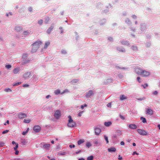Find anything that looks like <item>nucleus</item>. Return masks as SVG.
I'll list each match as a JSON object with an SVG mask.
<instances>
[{
  "label": "nucleus",
  "mask_w": 160,
  "mask_h": 160,
  "mask_svg": "<svg viewBox=\"0 0 160 160\" xmlns=\"http://www.w3.org/2000/svg\"><path fill=\"white\" fill-rule=\"evenodd\" d=\"M68 126L70 128H73L75 127L76 126V123L73 121L71 116L69 115L68 117Z\"/></svg>",
  "instance_id": "nucleus-2"
},
{
  "label": "nucleus",
  "mask_w": 160,
  "mask_h": 160,
  "mask_svg": "<svg viewBox=\"0 0 160 160\" xmlns=\"http://www.w3.org/2000/svg\"><path fill=\"white\" fill-rule=\"evenodd\" d=\"M42 42L40 41H37L32 45V52H35L40 47L42 44Z\"/></svg>",
  "instance_id": "nucleus-1"
},
{
  "label": "nucleus",
  "mask_w": 160,
  "mask_h": 160,
  "mask_svg": "<svg viewBox=\"0 0 160 160\" xmlns=\"http://www.w3.org/2000/svg\"><path fill=\"white\" fill-rule=\"evenodd\" d=\"M150 75V73L149 72L143 70H142V73L141 74V76L143 77H147Z\"/></svg>",
  "instance_id": "nucleus-5"
},
{
  "label": "nucleus",
  "mask_w": 160,
  "mask_h": 160,
  "mask_svg": "<svg viewBox=\"0 0 160 160\" xmlns=\"http://www.w3.org/2000/svg\"><path fill=\"white\" fill-rule=\"evenodd\" d=\"M135 154H136V155H138V153L136 151H135V152H133V153L132 154V155H134Z\"/></svg>",
  "instance_id": "nucleus-49"
},
{
  "label": "nucleus",
  "mask_w": 160,
  "mask_h": 160,
  "mask_svg": "<svg viewBox=\"0 0 160 160\" xmlns=\"http://www.w3.org/2000/svg\"><path fill=\"white\" fill-rule=\"evenodd\" d=\"M30 75V72H27L24 73L23 75V78L25 79H27L28 78Z\"/></svg>",
  "instance_id": "nucleus-12"
},
{
  "label": "nucleus",
  "mask_w": 160,
  "mask_h": 160,
  "mask_svg": "<svg viewBox=\"0 0 160 160\" xmlns=\"http://www.w3.org/2000/svg\"><path fill=\"white\" fill-rule=\"evenodd\" d=\"M140 119L141 120H142V121L143 123H145L146 122V120L145 118L143 117H141L140 118Z\"/></svg>",
  "instance_id": "nucleus-30"
},
{
  "label": "nucleus",
  "mask_w": 160,
  "mask_h": 160,
  "mask_svg": "<svg viewBox=\"0 0 160 160\" xmlns=\"http://www.w3.org/2000/svg\"><path fill=\"white\" fill-rule=\"evenodd\" d=\"M5 67L8 69H9L11 68V66L10 65H7L5 66Z\"/></svg>",
  "instance_id": "nucleus-36"
},
{
  "label": "nucleus",
  "mask_w": 160,
  "mask_h": 160,
  "mask_svg": "<svg viewBox=\"0 0 160 160\" xmlns=\"http://www.w3.org/2000/svg\"><path fill=\"white\" fill-rule=\"evenodd\" d=\"M29 86V85L27 84H25L23 85V87H28Z\"/></svg>",
  "instance_id": "nucleus-53"
},
{
  "label": "nucleus",
  "mask_w": 160,
  "mask_h": 160,
  "mask_svg": "<svg viewBox=\"0 0 160 160\" xmlns=\"http://www.w3.org/2000/svg\"><path fill=\"white\" fill-rule=\"evenodd\" d=\"M23 34L25 35H27L28 34V32L27 31H25L23 32Z\"/></svg>",
  "instance_id": "nucleus-46"
},
{
  "label": "nucleus",
  "mask_w": 160,
  "mask_h": 160,
  "mask_svg": "<svg viewBox=\"0 0 160 160\" xmlns=\"http://www.w3.org/2000/svg\"><path fill=\"white\" fill-rule=\"evenodd\" d=\"M17 117L19 119H22L27 117V114L25 113H19L17 115Z\"/></svg>",
  "instance_id": "nucleus-6"
},
{
  "label": "nucleus",
  "mask_w": 160,
  "mask_h": 160,
  "mask_svg": "<svg viewBox=\"0 0 160 160\" xmlns=\"http://www.w3.org/2000/svg\"><path fill=\"white\" fill-rule=\"evenodd\" d=\"M112 82V80L111 79H108L107 80V82H105L106 84L111 83Z\"/></svg>",
  "instance_id": "nucleus-38"
},
{
  "label": "nucleus",
  "mask_w": 160,
  "mask_h": 160,
  "mask_svg": "<svg viewBox=\"0 0 160 160\" xmlns=\"http://www.w3.org/2000/svg\"><path fill=\"white\" fill-rule=\"evenodd\" d=\"M87 106V105L86 104H84V105H82L81 106V108L82 109H83L84 107H86Z\"/></svg>",
  "instance_id": "nucleus-40"
},
{
  "label": "nucleus",
  "mask_w": 160,
  "mask_h": 160,
  "mask_svg": "<svg viewBox=\"0 0 160 160\" xmlns=\"http://www.w3.org/2000/svg\"><path fill=\"white\" fill-rule=\"evenodd\" d=\"M108 39L109 40L111 41L112 40V38L110 37L108 38Z\"/></svg>",
  "instance_id": "nucleus-63"
},
{
  "label": "nucleus",
  "mask_w": 160,
  "mask_h": 160,
  "mask_svg": "<svg viewBox=\"0 0 160 160\" xmlns=\"http://www.w3.org/2000/svg\"><path fill=\"white\" fill-rule=\"evenodd\" d=\"M104 138L105 140L106 141L107 143V144L109 142V141L108 140V137L107 136H106L105 135L104 136Z\"/></svg>",
  "instance_id": "nucleus-35"
},
{
  "label": "nucleus",
  "mask_w": 160,
  "mask_h": 160,
  "mask_svg": "<svg viewBox=\"0 0 160 160\" xmlns=\"http://www.w3.org/2000/svg\"><path fill=\"white\" fill-rule=\"evenodd\" d=\"M54 93L56 95H58L59 94H61V93L60 90L59 89H57V90H55V91L54 92Z\"/></svg>",
  "instance_id": "nucleus-20"
},
{
  "label": "nucleus",
  "mask_w": 160,
  "mask_h": 160,
  "mask_svg": "<svg viewBox=\"0 0 160 160\" xmlns=\"http://www.w3.org/2000/svg\"><path fill=\"white\" fill-rule=\"evenodd\" d=\"M8 130H5V131H3L2 132V133L3 134H4L8 133Z\"/></svg>",
  "instance_id": "nucleus-44"
},
{
  "label": "nucleus",
  "mask_w": 160,
  "mask_h": 160,
  "mask_svg": "<svg viewBox=\"0 0 160 160\" xmlns=\"http://www.w3.org/2000/svg\"><path fill=\"white\" fill-rule=\"evenodd\" d=\"M108 151L109 152H114L116 151V149L115 148L112 147L108 148Z\"/></svg>",
  "instance_id": "nucleus-16"
},
{
  "label": "nucleus",
  "mask_w": 160,
  "mask_h": 160,
  "mask_svg": "<svg viewBox=\"0 0 160 160\" xmlns=\"http://www.w3.org/2000/svg\"><path fill=\"white\" fill-rule=\"evenodd\" d=\"M78 80L76 79H73L71 81V83L72 84H73L75 83H77Z\"/></svg>",
  "instance_id": "nucleus-23"
},
{
  "label": "nucleus",
  "mask_w": 160,
  "mask_h": 160,
  "mask_svg": "<svg viewBox=\"0 0 160 160\" xmlns=\"http://www.w3.org/2000/svg\"><path fill=\"white\" fill-rule=\"evenodd\" d=\"M83 112V111H81L80 112H79L78 115V116L79 117H81L82 116Z\"/></svg>",
  "instance_id": "nucleus-42"
},
{
  "label": "nucleus",
  "mask_w": 160,
  "mask_h": 160,
  "mask_svg": "<svg viewBox=\"0 0 160 160\" xmlns=\"http://www.w3.org/2000/svg\"><path fill=\"white\" fill-rule=\"evenodd\" d=\"M98 143V142L97 141H96L94 142V144H97Z\"/></svg>",
  "instance_id": "nucleus-61"
},
{
  "label": "nucleus",
  "mask_w": 160,
  "mask_h": 160,
  "mask_svg": "<svg viewBox=\"0 0 160 160\" xmlns=\"http://www.w3.org/2000/svg\"><path fill=\"white\" fill-rule=\"evenodd\" d=\"M120 118L121 119H122V120H124L125 119L124 117L123 116H122V115H120Z\"/></svg>",
  "instance_id": "nucleus-50"
},
{
  "label": "nucleus",
  "mask_w": 160,
  "mask_h": 160,
  "mask_svg": "<svg viewBox=\"0 0 160 160\" xmlns=\"http://www.w3.org/2000/svg\"><path fill=\"white\" fill-rule=\"evenodd\" d=\"M93 159V157L92 156H90L87 158V160H92Z\"/></svg>",
  "instance_id": "nucleus-33"
},
{
  "label": "nucleus",
  "mask_w": 160,
  "mask_h": 160,
  "mask_svg": "<svg viewBox=\"0 0 160 160\" xmlns=\"http://www.w3.org/2000/svg\"><path fill=\"white\" fill-rule=\"evenodd\" d=\"M78 160H85L83 158H79Z\"/></svg>",
  "instance_id": "nucleus-64"
},
{
  "label": "nucleus",
  "mask_w": 160,
  "mask_h": 160,
  "mask_svg": "<svg viewBox=\"0 0 160 160\" xmlns=\"http://www.w3.org/2000/svg\"><path fill=\"white\" fill-rule=\"evenodd\" d=\"M53 29V27H51L49 29H48V30L47 31V32L48 33H50L52 31Z\"/></svg>",
  "instance_id": "nucleus-32"
},
{
  "label": "nucleus",
  "mask_w": 160,
  "mask_h": 160,
  "mask_svg": "<svg viewBox=\"0 0 160 160\" xmlns=\"http://www.w3.org/2000/svg\"><path fill=\"white\" fill-rule=\"evenodd\" d=\"M132 49L133 50H137V47L136 46H133L132 47Z\"/></svg>",
  "instance_id": "nucleus-41"
},
{
  "label": "nucleus",
  "mask_w": 160,
  "mask_h": 160,
  "mask_svg": "<svg viewBox=\"0 0 160 160\" xmlns=\"http://www.w3.org/2000/svg\"><path fill=\"white\" fill-rule=\"evenodd\" d=\"M69 146L70 148L75 147V145H70Z\"/></svg>",
  "instance_id": "nucleus-57"
},
{
  "label": "nucleus",
  "mask_w": 160,
  "mask_h": 160,
  "mask_svg": "<svg viewBox=\"0 0 160 160\" xmlns=\"http://www.w3.org/2000/svg\"><path fill=\"white\" fill-rule=\"evenodd\" d=\"M15 30L18 32V31H20L22 30V29L21 28V27H15Z\"/></svg>",
  "instance_id": "nucleus-25"
},
{
  "label": "nucleus",
  "mask_w": 160,
  "mask_h": 160,
  "mask_svg": "<svg viewBox=\"0 0 160 160\" xmlns=\"http://www.w3.org/2000/svg\"><path fill=\"white\" fill-rule=\"evenodd\" d=\"M116 133L118 135L120 136L122 134V131L121 130H118L116 131Z\"/></svg>",
  "instance_id": "nucleus-26"
},
{
  "label": "nucleus",
  "mask_w": 160,
  "mask_h": 160,
  "mask_svg": "<svg viewBox=\"0 0 160 160\" xmlns=\"http://www.w3.org/2000/svg\"><path fill=\"white\" fill-rule=\"evenodd\" d=\"M141 86L143 87L144 88H145L148 86V85L147 83H146L145 85H142Z\"/></svg>",
  "instance_id": "nucleus-39"
},
{
  "label": "nucleus",
  "mask_w": 160,
  "mask_h": 160,
  "mask_svg": "<svg viewBox=\"0 0 160 160\" xmlns=\"http://www.w3.org/2000/svg\"><path fill=\"white\" fill-rule=\"evenodd\" d=\"M66 51L64 50H63L62 51V53H63V54H64V53H66Z\"/></svg>",
  "instance_id": "nucleus-58"
},
{
  "label": "nucleus",
  "mask_w": 160,
  "mask_h": 160,
  "mask_svg": "<svg viewBox=\"0 0 160 160\" xmlns=\"http://www.w3.org/2000/svg\"><path fill=\"white\" fill-rule=\"evenodd\" d=\"M153 94L154 95H157L158 94V92L157 91H155L153 92Z\"/></svg>",
  "instance_id": "nucleus-47"
},
{
  "label": "nucleus",
  "mask_w": 160,
  "mask_h": 160,
  "mask_svg": "<svg viewBox=\"0 0 160 160\" xmlns=\"http://www.w3.org/2000/svg\"><path fill=\"white\" fill-rule=\"evenodd\" d=\"M51 97V96L50 95H48L46 97V98L48 99L49 98Z\"/></svg>",
  "instance_id": "nucleus-60"
},
{
  "label": "nucleus",
  "mask_w": 160,
  "mask_h": 160,
  "mask_svg": "<svg viewBox=\"0 0 160 160\" xmlns=\"http://www.w3.org/2000/svg\"><path fill=\"white\" fill-rule=\"evenodd\" d=\"M12 144L13 145H15V147L13 148V149L14 150H16V149H17L18 147V143L14 141H13L12 142Z\"/></svg>",
  "instance_id": "nucleus-14"
},
{
  "label": "nucleus",
  "mask_w": 160,
  "mask_h": 160,
  "mask_svg": "<svg viewBox=\"0 0 160 160\" xmlns=\"http://www.w3.org/2000/svg\"><path fill=\"white\" fill-rule=\"evenodd\" d=\"M120 100H123L127 99V98L125 95H121L120 96Z\"/></svg>",
  "instance_id": "nucleus-18"
},
{
  "label": "nucleus",
  "mask_w": 160,
  "mask_h": 160,
  "mask_svg": "<svg viewBox=\"0 0 160 160\" xmlns=\"http://www.w3.org/2000/svg\"><path fill=\"white\" fill-rule=\"evenodd\" d=\"M29 128H28L27 129V130L25 131H23L22 132V134L23 135H26L27 133L28 132V131H29Z\"/></svg>",
  "instance_id": "nucleus-28"
},
{
  "label": "nucleus",
  "mask_w": 160,
  "mask_h": 160,
  "mask_svg": "<svg viewBox=\"0 0 160 160\" xmlns=\"http://www.w3.org/2000/svg\"><path fill=\"white\" fill-rule=\"evenodd\" d=\"M31 122V120L30 119H25L24 120L23 122L25 123H28Z\"/></svg>",
  "instance_id": "nucleus-24"
},
{
  "label": "nucleus",
  "mask_w": 160,
  "mask_h": 160,
  "mask_svg": "<svg viewBox=\"0 0 160 160\" xmlns=\"http://www.w3.org/2000/svg\"><path fill=\"white\" fill-rule=\"evenodd\" d=\"M85 142L84 139H81L79 140L78 142V145H80L83 143Z\"/></svg>",
  "instance_id": "nucleus-19"
},
{
  "label": "nucleus",
  "mask_w": 160,
  "mask_h": 160,
  "mask_svg": "<svg viewBox=\"0 0 160 160\" xmlns=\"http://www.w3.org/2000/svg\"><path fill=\"white\" fill-rule=\"evenodd\" d=\"M4 91L5 92H11L12 90L10 88H6L4 90Z\"/></svg>",
  "instance_id": "nucleus-29"
},
{
  "label": "nucleus",
  "mask_w": 160,
  "mask_h": 160,
  "mask_svg": "<svg viewBox=\"0 0 160 160\" xmlns=\"http://www.w3.org/2000/svg\"><path fill=\"white\" fill-rule=\"evenodd\" d=\"M65 152H62V153H59L58 154L59 155H65Z\"/></svg>",
  "instance_id": "nucleus-51"
},
{
  "label": "nucleus",
  "mask_w": 160,
  "mask_h": 160,
  "mask_svg": "<svg viewBox=\"0 0 160 160\" xmlns=\"http://www.w3.org/2000/svg\"><path fill=\"white\" fill-rule=\"evenodd\" d=\"M53 116L55 119H59L61 116V111L59 110L55 111H54Z\"/></svg>",
  "instance_id": "nucleus-3"
},
{
  "label": "nucleus",
  "mask_w": 160,
  "mask_h": 160,
  "mask_svg": "<svg viewBox=\"0 0 160 160\" xmlns=\"http://www.w3.org/2000/svg\"><path fill=\"white\" fill-rule=\"evenodd\" d=\"M50 44V42H45L44 48H47L48 46Z\"/></svg>",
  "instance_id": "nucleus-27"
},
{
  "label": "nucleus",
  "mask_w": 160,
  "mask_h": 160,
  "mask_svg": "<svg viewBox=\"0 0 160 160\" xmlns=\"http://www.w3.org/2000/svg\"><path fill=\"white\" fill-rule=\"evenodd\" d=\"M93 93L92 91L91 90H90L88 91V92L87 93L86 95V97L87 98H89L91 96H92Z\"/></svg>",
  "instance_id": "nucleus-15"
},
{
  "label": "nucleus",
  "mask_w": 160,
  "mask_h": 160,
  "mask_svg": "<svg viewBox=\"0 0 160 160\" xmlns=\"http://www.w3.org/2000/svg\"><path fill=\"white\" fill-rule=\"evenodd\" d=\"M122 157L120 155H119L118 156V159L119 160H122Z\"/></svg>",
  "instance_id": "nucleus-55"
},
{
  "label": "nucleus",
  "mask_w": 160,
  "mask_h": 160,
  "mask_svg": "<svg viewBox=\"0 0 160 160\" xmlns=\"http://www.w3.org/2000/svg\"><path fill=\"white\" fill-rule=\"evenodd\" d=\"M128 126L131 129H135L137 128V126L134 124H130Z\"/></svg>",
  "instance_id": "nucleus-10"
},
{
  "label": "nucleus",
  "mask_w": 160,
  "mask_h": 160,
  "mask_svg": "<svg viewBox=\"0 0 160 160\" xmlns=\"http://www.w3.org/2000/svg\"><path fill=\"white\" fill-rule=\"evenodd\" d=\"M135 72L138 74L141 75L142 70L139 68H135Z\"/></svg>",
  "instance_id": "nucleus-9"
},
{
  "label": "nucleus",
  "mask_w": 160,
  "mask_h": 160,
  "mask_svg": "<svg viewBox=\"0 0 160 160\" xmlns=\"http://www.w3.org/2000/svg\"><path fill=\"white\" fill-rule=\"evenodd\" d=\"M21 83V82H18L15 83L13 84V86L18 85Z\"/></svg>",
  "instance_id": "nucleus-34"
},
{
  "label": "nucleus",
  "mask_w": 160,
  "mask_h": 160,
  "mask_svg": "<svg viewBox=\"0 0 160 160\" xmlns=\"http://www.w3.org/2000/svg\"><path fill=\"white\" fill-rule=\"evenodd\" d=\"M124 142L123 141H122L120 142V144L121 145H124Z\"/></svg>",
  "instance_id": "nucleus-56"
},
{
  "label": "nucleus",
  "mask_w": 160,
  "mask_h": 160,
  "mask_svg": "<svg viewBox=\"0 0 160 160\" xmlns=\"http://www.w3.org/2000/svg\"><path fill=\"white\" fill-rule=\"evenodd\" d=\"M138 133L140 135L145 136L148 135L147 132L144 129H138L137 130Z\"/></svg>",
  "instance_id": "nucleus-4"
},
{
  "label": "nucleus",
  "mask_w": 160,
  "mask_h": 160,
  "mask_svg": "<svg viewBox=\"0 0 160 160\" xmlns=\"http://www.w3.org/2000/svg\"><path fill=\"white\" fill-rule=\"evenodd\" d=\"M42 22L43 21L42 20H40L38 21V23L40 25H41L42 23Z\"/></svg>",
  "instance_id": "nucleus-43"
},
{
  "label": "nucleus",
  "mask_w": 160,
  "mask_h": 160,
  "mask_svg": "<svg viewBox=\"0 0 160 160\" xmlns=\"http://www.w3.org/2000/svg\"><path fill=\"white\" fill-rule=\"evenodd\" d=\"M153 111L149 108H148L146 109V114L147 115L152 116L153 114Z\"/></svg>",
  "instance_id": "nucleus-7"
},
{
  "label": "nucleus",
  "mask_w": 160,
  "mask_h": 160,
  "mask_svg": "<svg viewBox=\"0 0 160 160\" xmlns=\"http://www.w3.org/2000/svg\"><path fill=\"white\" fill-rule=\"evenodd\" d=\"M107 106L108 107H111V103H109L107 105Z\"/></svg>",
  "instance_id": "nucleus-48"
},
{
  "label": "nucleus",
  "mask_w": 160,
  "mask_h": 160,
  "mask_svg": "<svg viewBox=\"0 0 160 160\" xmlns=\"http://www.w3.org/2000/svg\"><path fill=\"white\" fill-rule=\"evenodd\" d=\"M9 15H12V13L11 12H10L9 13H7L6 14V15L7 16H9Z\"/></svg>",
  "instance_id": "nucleus-59"
},
{
  "label": "nucleus",
  "mask_w": 160,
  "mask_h": 160,
  "mask_svg": "<svg viewBox=\"0 0 160 160\" xmlns=\"http://www.w3.org/2000/svg\"><path fill=\"white\" fill-rule=\"evenodd\" d=\"M86 146L88 148H89L90 147L92 146V144L91 142H86Z\"/></svg>",
  "instance_id": "nucleus-21"
},
{
  "label": "nucleus",
  "mask_w": 160,
  "mask_h": 160,
  "mask_svg": "<svg viewBox=\"0 0 160 160\" xmlns=\"http://www.w3.org/2000/svg\"><path fill=\"white\" fill-rule=\"evenodd\" d=\"M112 124V122L111 121H108L104 123V125L107 127L110 126Z\"/></svg>",
  "instance_id": "nucleus-13"
},
{
  "label": "nucleus",
  "mask_w": 160,
  "mask_h": 160,
  "mask_svg": "<svg viewBox=\"0 0 160 160\" xmlns=\"http://www.w3.org/2000/svg\"><path fill=\"white\" fill-rule=\"evenodd\" d=\"M137 79L139 82H141L140 81V78L139 77H138L137 78Z\"/></svg>",
  "instance_id": "nucleus-54"
},
{
  "label": "nucleus",
  "mask_w": 160,
  "mask_h": 160,
  "mask_svg": "<svg viewBox=\"0 0 160 160\" xmlns=\"http://www.w3.org/2000/svg\"><path fill=\"white\" fill-rule=\"evenodd\" d=\"M4 143L3 142H0V147H2L4 145Z\"/></svg>",
  "instance_id": "nucleus-52"
},
{
  "label": "nucleus",
  "mask_w": 160,
  "mask_h": 160,
  "mask_svg": "<svg viewBox=\"0 0 160 160\" xmlns=\"http://www.w3.org/2000/svg\"><path fill=\"white\" fill-rule=\"evenodd\" d=\"M101 132V130L98 128H95V132L96 135H99Z\"/></svg>",
  "instance_id": "nucleus-11"
},
{
  "label": "nucleus",
  "mask_w": 160,
  "mask_h": 160,
  "mask_svg": "<svg viewBox=\"0 0 160 160\" xmlns=\"http://www.w3.org/2000/svg\"><path fill=\"white\" fill-rule=\"evenodd\" d=\"M41 129V127L39 125L35 126L33 128V131L35 132H40Z\"/></svg>",
  "instance_id": "nucleus-8"
},
{
  "label": "nucleus",
  "mask_w": 160,
  "mask_h": 160,
  "mask_svg": "<svg viewBox=\"0 0 160 160\" xmlns=\"http://www.w3.org/2000/svg\"><path fill=\"white\" fill-rule=\"evenodd\" d=\"M15 151V154L16 155H18L19 154V151L17 150V149H16V150H14Z\"/></svg>",
  "instance_id": "nucleus-45"
},
{
  "label": "nucleus",
  "mask_w": 160,
  "mask_h": 160,
  "mask_svg": "<svg viewBox=\"0 0 160 160\" xmlns=\"http://www.w3.org/2000/svg\"><path fill=\"white\" fill-rule=\"evenodd\" d=\"M50 147V144H45L43 146V148L46 149H49Z\"/></svg>",
  "instance_id": "nucleus-17"
},
{
  "label": "nucleus",
  "mask_w": 160,
  "mask_h": 160,
  "mask_svg": "<svg viewBox=\"0 0 160 160\" xmlns=\"http://www.w3.org/2000/svg\"><path fill=\"white\" fill-rule=\"evenodd\" d=\"M69 92V90L67 89H66L63 92H61V94H63L65 93H68Z\"/></svg>",
  "instance_id": "nucleus-31"
},
{
  "label": "nucleus",
  "mask_w": 160,
  "mask_h": 160,
  "mask_svg": "<svg viewBox=\"0 0 160 160\" xmlns=\"http://www.w3.org/2000/svg\"><path fill=\"white\" fill-rule=\"evenodd\" d=\"M19 69L18 68H15L13 70V73L15 74H17L19 71Z\"/></svg>",
  "instance_id": "nucleus-22"
},
{
  "label": "nucleus",
  "mask_w": 160,
  "mask_h": 160,
  "mask_svg": "<svg viewBox=\"0 0 160 160\" xmlns=\"http://www.w3.org/2000/svg\"><path fill=\"white\" fill-rule=\"evenodd\" d=\"M27 143V142H26V140H24L22 142V145H25Z\"/></svg>",
  "instance_id": "nucleus-37"
},
{
  "label": "nucleus",
  "mask_w": 160,
  "mask_h": 160,
  "mask_svg": "<svg viewBox=\"0 0 160 160\" xmlns=\"http://www.w3.org/2000/svg\"><path fill=\"white\" fill-rule=\"evenodd\" d=\"M121 43L123 44H126L127 43V42H122Z\"/></svg>",
  "instance_id": "nucleus-62"
}]
</instances>
